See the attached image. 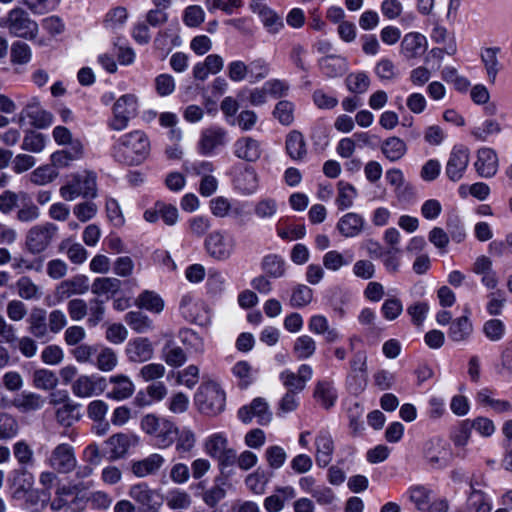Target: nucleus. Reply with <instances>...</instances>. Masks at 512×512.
<instances>
[{
	"mask_svg": "<svg viewBox=\"0 0 512 512\" xmlns=\"http://www.w3.org/2000/svg\"><path fill=\"white\" fill-rule=\"evenodd\" d=\"M109 382L113 385V389L107 396L114 400H125L130 398L134 391L135 386L131 379L123 374L111 376Z\"/></svg>",
	"mask_w": 512,
	"mask_h": 512,
	"instance_id": "obj_28",
	"label": "nucleus"
},
{
	"mask_svg": "<svg viewBox=\"0 0 512 512\" xmlns=\"http://www.w3.org/2000/svg\"><path fill=\"white\" fill-rule=\"evenodd\" d=\"M309 330L317 335H323L327 343L337 342L341 335L336 328H331L327 318L323 315H314L308 324Z\"/></svg>",
	"mask_w": 512,
	"mask_h": 512,
	"instance_id": "obj_29",
	"label": "nucleus"
},
{
	"mask_svg": "<svg viewBox=\"0 0 512 512\" xmlns=\"http://www.w3.org/2000/svg\"><path fill=\"white\" fill-rule=\"evenodd\" d=\"M89 278L78 274L60 282L55 289V296L62 301L73 295H82L89 290Z\"/></svg>",
	"mask_w": 512,
	"mask_h": 512,
	"instance_id": "obj_17",
	"label": "nucleus"
},
{
	"mask_svg": "<svg viewBox=\"0 0 512 512\" xmlns=\"http://www.w3.org/2000/svg\"><path fill=\"white\" fill-rule=\"evenodd\" d=\"M380 251L379 257L382 258L383 265L389 273H397L400 268V260L398 254L400 253L399 248L394 250H383L378 243H372Z\"/></svg>",
	"mask_w": 512,
	"mask_h": 512,
	"instance_id": "obj_53",
	"label": "nucleus"
},
{
	"mask_svg": "<svg viewBox=\"0 0 512 512\" xmlns=\"http://www.w3.org/2000/svg\"><path fill=\"white\" fill-rule=\"evenodd\" d=\"M34 386L38 389L51 390L58 384L56 374L47 369L36 370L33 374Z\"/></svg>",
	"mask_w": 512,
	"mask_h": 512,
	"instance_id": "obj_55",
	"label": "nucleus"
},
{
	"mask_svg": "<svg viewBox=\"0 0 512 512\" xmlns=\"http://www.w3.org/2000/svg\"><path fill=\"white\" fill-rule=\"evenodd\" d=\"M13 405L22 412H30L41 409L44 399L35 393H22L14 399Z\"/></svg>",
	"mask_w": 512,
	"mask_h": 512,
	"instance_id": "obj_45",
	"label": "nucleus"
},
{
	"mask_svg": "<svg viewBox=\"0 0 512 512\" xmlns=\"http://www.w3.org/2000/svg\"><path fill=\"white\" fill-rule=\"evenodd\" d=\"M81 405L70 401L55 410V417L57 422L64 427H70L75 422L79 421L82 417L80 413Z\"/></svg>",
	"mask_w": 512,
	"mask_h": 512,
	"instance_id": "obj_34",
	"label": "nucleus"
},
{
	"mask_svg": "<svg viewBox=\"0 0 512 512\" xmlns=\"http://www.w3.org/2000/svg\"><path fill=\"white\" fill-rule=\"evenodd\" d=\"M40 217L39 207L28 196L25 202L19 205L16 219L21 223L34 222Z\"/></svg>",
	"mask_w": 512,
	"mask_h": 512,
	"instance_id": "obj_51",
	"label": "nucleus"
},
{
	"mask_svg": "<svg viewBox=\"0 0 512 512\" xmlns=\"http://www.w3.org/2000/svg\"><path fill=\"white\" fill-rule=\"evenodd\" d=\"M315 459L320 467H326L332 460L334 442L329 432L322 430L315 439Z\"/></svg>",
	"mask_w": 512,
	"mask_h": 512,
	"instance_id": "obj_27",
	"label": "nucleus"
},
{
	"mask_svg": "<svg viewBox=\"0 0 512 512\" xmlns=\"http://www.w3.org/2000/svg\"><path fill=\"white\" fill-rule=\"evenodd\" d=\"M122 287V281L115 277H98L91 285V292L96 296L114 297Z\"/></svg>",
	"mask_w": 512,
	"mask_h": 512,
	"instance_id": "obj_30",
	"label": "nucleus"
},
{
	"mask_svg": "<svg viewBox=\"0 0 512 512\" xmlns=\"http://www.w3.org/2000/svg\"><path fill=\"white\" fill-rule=\"evenodd\" d=\"M473 331V325L467 316H462L452 321L448 336L454 342L466 341Z\"/></svg>",
	"mask_w": 512,
	"mask_h": 512,
	"instance_id": "obj_38",
	"label": "nucleus"
},
{
	"mask_svg": "<svg viewBox=\"0 0 512 512\" xmlns=\"http://www.w3.org/2000/svg\"><path fill=\"white\" fill-rule=\"evenodd\" d=\"M252 11L257 14L266 30L271 34L278 33L283 28V21L263 0H253Z\"/></svg>",
	"mask_w": 512,
	"mask_h": 512,
	"instance_id": "obj_18",
	"label": "nucleus"
},
{
	"mask_svg": "<svg viewBox=\"0 0 512 512\" xmlns=\"http://www.w3.org/2000/svg\"><path fill=\"white\" fill-rule=\"evenodd\" d=\"M368 356L363 350L355 352L349 362L350 373L347 376L349 389L354 393L362 392L368 383Z\"/></svg>",
	"mask_w": 512,
	"mask_h": 512,
	"instance_id": "obj_10",
	"label": "nucleus"
},
{
	"mask_svg": "<svg viewBox=\"0 0 512 512\" xmlns=\"http://www.w3.org/2000/svg\"><path fill=\"white\" fill-rule=\"evenodd\" d=\"M426 47V37L417 32L406 34L401 41V53L407 59H414L421 56L425 52Z\"/></svg>",
	"mask_w": 512,
	"mask_h": 512,
	"instance_id": "obj_25",
	"label": "nucleus"
},
{
	"mask_svg": "<svg viewBox=\"0 0 512 512\" xmlns=\"http://www.w3.org/2000/svg\"><path fill=\"white\" fill-rule=\"evenodd\" d=\"M286 151L294 160H302L306 153V143L301 132L293 130L286 138Z\"/></svg>",
	"mask_w": 512,
	"mask_h": 512,
	"instance_id": "obj_37",
	"label": "nucleus"
},
{
	"mask_svg": "<svg viewBox=\"0 0 512 512\" xmlns=\"http://www.w3.org/2000/svg\"><path fill=\"white\" fill-rule=\"evenodd\" d=\"M76 490V486H58L55 492V497L51 501L52 510L58 511L68 505L69 501L75 496Z\"/></svg>",
	"mask_w": 512,
	"mask_h": 512,
	"instance_id": "obj_52",
	"label": "nucleus"
},
{
	"mask_svg": "<svg viewBox=\"0 0 512 512\" xmlns=\"http://www.w3.org/2000/svg\"><path fill=\"white\" fill-rule=\"evenodd\" d=\"M257 417L261 425L271 421V413L268 411V404L263 398H256L250 406H244L238 411V417L242 422L248 423L252 417Z\"/></svg>",
	"mask_w": 512,
	"mask_h": 512,
	"instance_id": "obj_20",
	"label": "nucleus"
},
{
	"mask_svg": "<svg viewBox=\"0 0 512 512\" xmlns=\"http://www.w3.org/2000/svg\"><path fill=\"white\" fill-rule=\"evenodd\" d=\"M139 308L146 309L153 313H160L164 308V301L162 298L152 291H143L135 301Z\"/></svg>",
	"mask_w": 512,
	"mask_h": 512,
	"instance_id": "obj_44",
	"label": "nucleus"
},
{
	"mask_svg": "<svg viewBox=\"0 0 512 512\" xmlns=\"http://www.w3.org/2000/svg\"><path fill=\"white\" fill-rule=\"evenodd\" d=\"M58 232V227L51 222L32 226L25 236V248L32 255H38L48 249Z\"/></svg>",
	"mask_w": 512,
	"mask_h": 512,
	"instance_id": "obj_4",
	"label": "nucleus"
},
{
	"mask_svg": "<svg viewBox=\"0 0 512 512\" xmlns=\"http://www.w3.org/2000/svg\"><path fill=\"white\" fill-rule=\"evenodd\" d=\"M150 153V141L141 130L124 134L114 147V158L127 165H139Z\"/></svg>",
	"mask_w": 512,
	"mask_h": 512,
	"instance_id": "obj_1",
	"label": "nucleus"
},
{
	"mask_svg": "<svg viewBox=\"0 0 512 512\" xmlns=\"http://www.w3.org/2000/svg\"><path fill=\"white\" fill-rule=\"evenodd\" d=\"M60 250H66L68 259L73 263L80 265L87 260L88 252L80 243H72L69 239H65L59 246Z\"/></svg>",
	"mask_w": 512,
	"mask_h": 512,
	"instance_id": "obj_47",
	"label": "nucleus"
},
{
	"mask_svg": "<svg viewBox=\"0 0 512 512\" xmlns=\"http://www.w3.org/2000/svg\"><path fill=\"white\" fill-rule=\"evenodd\" d=\"M129 496L148 511L157 512L160 506L154 501L155 492L144 483L133 485L129 490Z\"/></svg>",
	"mask_w": 512,
	"mask_h": 512,
	"instance_id": "obj_32",
	"label": "nucleus"
},
{
	"mask_svg": "<svg viewBox=\"0 0 512 512\" xmlns=\"http://www.w3.org/2000/svg\"><path fill=\"white\" fill-rule=\"evenodd\" d=\"M364 227V219L357 213H347L342 216L337 224L339 232L344 237H355L361 233Z\"/></svg>",
	"mask_w": 512,
	"mask_h": 512,
	"instance_id": "obj_33",
	"label": "nucleus"
},
{
	"mask_svg": "<svg viewBox=\"0 0 512 512\" xmlns=\"http://www.w3.org/2000/svg\"><path fill=\"white\" fill-rule=\"evenodd\" d=\"M165 463V458L158 453H152L147 457L135 461L131 465L132 473L139 478L157 474Z\"/></svg>",
	"mask_w": 512,
	"mask_h": 512,
	"instance_id": "obj_21",
	"label": "nucleus"
},
{
	"mask_svg": "<svg viewBox=\"0 0 512 512\" xmlns=\"http://www.w3.org/2000/svg\"><path fill=\"white\" fill-rule=\"evenodd\" d=\"M322 72L328 77H339L347 71L346 59L337 55H328L319 61Z\"/></svg>",
	"mask_w": 512,
	"mask_h": 512,
	"instance_id": "obj_36",
	"label": "nucleus"
},
{
	"mask_svg": "<svg viewBox=\"0 0 512 512\" xmlns=\"http://www.w3.org/2000/svg\"><path fill=\"white\" fill-rule=\"evenodd\" d=\"M262 269L269 276L279 278L285 274V262L280 256L269 254L262 260Z\"/></svg>",
	"mask_w": 512,
	"mask_h": 512,
	"instance_id": "obj_50",
	"label": "nucleus"
},
{
	"mask_svg": "<svg viewBox=\"0 0 512 512\" xmlns=\"http://www.w3.org/2000/svg\"><path fill=\"white\" fill-rule=\"evenodd\" d=\"M178 434V427L170 420L162 425L158 433L154 436L155 444L160 449H167L173 445Z\"/></svg>",
	"mask_w": 512,
	"mask_h": 512,
	"instance_id": "obj_43",
	"label": "nucleus"
},
{
	"mask_svg": "<svg viewBox=\"0 0 512 512\" xmlns=\"http://www.w3.org/2000/svg\"><path fill=\"white\" fill-rule=\"evenodd\" d=\"M338 196L336 203L341 210L348 209L353 205L354 199L357 197V190L350 183L340 181L337 184Z\"/></svg>",
	"mask_w": 512,
	"mask_h": 512,
	"instance_id": "obj_49",
	"label": "nucleus"
},
{
	"mask_svg": "<svg viewBox=\"0 0 512 512\" xmlns=\"http://www.w3.org/2000/svg\"><path fill=\"white\" fill-rule=\"evenodd\" d=\"M278 211V204L275 199L264 198L259 200L254 206V213L260 219L273 218Z\"/></svg>",
	"mask_w": 512,
	"mask_h": 512,
	"instance_id": "obj_64",
	"label": "nucleus"
},
{
	"mask_svg": "<svg viewBox=\"0 0 512 512\" xmlns=\"http://www.w3.org/2000/svg\"><path fill=\"white\" fill-rule=\"evenodd\" d=\"M21 114L30 119L32 126L39 129L46 128L53 122L52 113L42 108L40 99L36 96L27 101Z\"/></svg>",
	"mask_w": 512,
	"mask_h": 512,
	"instance_id": "obj_15",
	"label": "nucleus"
},
{
	"mask_svg": "<svg viewBox=\"0 0 512 512\" xmlns=\"http://www.w3.org/2000/svg\"><path fill=\"white\" fill-rule=\"evenodd\" d=\"M475 167L481 177L489 178L494 176L498 170V157L496 152L486 147L479 149Z\"/></svg>",
	"mask_w": 512,
	"mask_h": 512,
	"instance_id": "obj_23",
	"label": "nucleus"
},
{
	"mask_svg": "<svg viewBox=\"0 0 512 512\" xmlns=\"http://www.w3.org/2000/svg\"><path fill=\"white\" fill-rule=\"evenodd\" d=\"M234 154L239 159L255 162L261 156L260 143L252 137L239 138L234 143Z\"/></svg>",
	"mask_w": 512,
	"mask_h": 512,
	"instance_id": "obj_26",
	"label": "nucleus"
},
{
	"mask_svg": "<svg viewBox=\"0 0 512 512\" xmlns=\"http://www.w3.org/2000/svg\"><path fill=\"white\" fill-rule=\"evenodd\" d=\"M29 333L37 339H48L49 330L47 311L40 307H34L27 319Z\"/></svg>",
	"mask_w": 512,
	"mask_h": 512,
	"instance_id": "obj_24",
	"label": "nucleus"
},
{
	"mask_svg": "<svg viewBox=\"0 0 512 512\" xmlns=\"http://www.w3.org/2000/svg\"><path fill=\"white\" fill-rule=\"evenodd\" d=\"M228 143V132L225 128L213 125L203 129L197 142V151L202 156H212Z\"/></svg>",
	"mask_w": 512,
	"mask_h": 512,
	"instance_id": "obj_8",
	"label": "nucleus"
},
{
	"mask_svg": "<svg viewBox=\"0 0 512 512\" xmlns=\"http://www.w3.org/2000/svg\"><path fill=\"white\" fill-rule=\"evenodd\" d=\"M26 199H28V194L24 191H3L0 194V213L4 215L10 214L16 208L18 209L20 203L25 202Z\"/></svg>",
	"mask_w": 512,
	"mask_h": 512,
	"instance_id": "obj_40",
	"label": "nucleus"
},
{
	"mask_svg": "<svg viewBox=\"0 0 512 512\" xmlns=\"http://www.w3.org/2000/svg\"><path fill=\"white\" fill-rule=\"evenodd\" d=\"M409 499L418 510H425L429 504L431 491L425 486L416 485L408 490Z\"/></svg>",
	"mask_w": 512,
	"mask_h": 512,
	"instance_id": "obj_60",
	"label": "nucleus"
},
{
	"mask_svg": "<svg viewBox=\"0 0 512 512\" xmlns=\"http://www.w3.org/2000/svg\"><path fill=\"white\" fill-rule=\"evenodd\" d=\"M407 144L399 137L391 136L385 139L381 144V151L391 162H395L404 157L407 153Z\"/></svg>",
	"mask_w": 512,
	"mask_h": 512,
	"instance_id": "obj_35",
	"label": "nucleus"
},
{
	"mask_svg": "<svg viewBox=\"0 0 512 512\" xmlns=\"http://www.w3.org/2000/svg\"><path fill=\"white\" fill-rule=\"evenodd\" d=\"M47 463L58 473H70L77 466L74 448L66 443L57 445L51 451Z\"/></svg>",
	"mask_w": 512,
	"mask_h": 512,
	"instance_id": "obj_12",
	"label": "nucleus"
},
{
	"mask_svg": "<svg viewBox=\"0 0 512 512\" xmlns=\"http://www.w3.org/2000/svg\"><path fill=\"white\" fill-rule=\"evenodd\" d=\"M138 437L130 433H116L110 436L105 444L109 447L110 457L119 459L123 457L131 446L137 444Z\"/></svg>",
	"mask_w": 512,
	"mask_h": 512,
	"instance_id": "obj_22",
	"label": "nucleus"
},
{
	"mask_svg": "<svg viewBox=\"0 0 512 512\" xmlns=\"http://www.w3.org/2000/svg\"><path fill=\"white\" fill-rule=\"evenodd\" d=\"M163 359L172 367H180L186 362V355L181 347L172 345L167 342L162 350Z\"/></svg>",
	"mask_w": 512,
	"mask_h": 512,
	"instance_id": "obj_54",
	"label": "nucleus"
},
{
	"mask_svg": "<svg viewBox=\"0 0 512 512\" xmlns=\"http://www.w3.org/2000/svg\"><path fill=\"white\" fill-rule=\"evenodd\" d=\"M32 51L28 44L24 42H15L10 51V61L12 64L25 65L30 62Z\"/></svg>",
	"mask_w": 512,
	"mask_h": 512,
	"instance_id": "obj_56",
	"label": "nucleus"
},
{
	"mask_svg": "<svg viewBox=\"0 0 512 512\" xmlns=\"http://www.w3.org/2000/svg\"><path fill=\"white\" fill-rule=\"evenodd\" d=\"M17 293L24 300H36L41 297V291L28 276L20 277L16 282Z\"/></svg>",
	"mask_w": 512,
	"mask_h": 512,
	"instance_id": "obj_48",
	"label": "nucleus"
},
{
	"mask_svg": "<svg viewBox=\"0 0 512 512\" xmlns=\"http://www.w3.org/2000/svg\"><path fill=\"white\" fill-rule=\"evenodd\" d=\"M468 507L475 512H491L492 506L487 495L481 491L473 489L468 497Z\"/></svg>",
	"mask_w": 512,
	"mask_h": 512,
	"instance_id": "obj_62",
	"label": "nucleus"
},
{
	"mask_svg": "<svg viewBox=\"0 0 512 512\" xmlns=\"http://www.w3.org/2000/svg\"><path fill=\"white\" fill-rule=\"evenodd\" d=\"M316 351L315 340L308 336L298 337L293 345V352L298 360H306L313 356Z\"/></svg>",
	"mask_w": 512,
	"mask_h": 512,
	"instance_id": "obj_46",
	"label": "nucleus"
},
{
	"mask_svg": "<svg viewBox=\"0 0 512 512\" xmlns=\"http://www.w3.org/2000/svg\"><path fill=\"white\" fill-rule=\"evenodd\" d=\"M0 24L15 37L32 39L38 33V24L20 7L11 9Z\"/></svg>",
	"mask_w": 512,
	"mask_h": 512,
	"instance_id": "obj_3",
	"label": "nucleus"
},
{
	"mask_svg": "<svg viewBox=\"0 0 512 512\" xmlns=\"http://www.w3.org/2000/svg\"><path fill=\"white\" fill-rule=\"evenodd\" d=\"M138 99L134 94L122 95L113 106V118L109 126L121 131L128 126L129 120L136 115Z\"/></svg>",
	"mask_w": 512,
	"mask_h": 512,
	"instance_id": "obj_9",
	"label": "nucleus"
},
{
	"mask_svg": "<svg viewBox=\"0 0 512 512\" xmlns=\"http://www.w3.org/2000/svg\"><path fill=\"white\" fill-rule=\"evenodd\" d=\"M468 163V150L465 148H453L446 165V174L448 178L452 181H459L463 177Z\"/></svg>",
	"mask_w": 512,
	"mask_h": 512,
	"instance_id": "obj_19",
	"label": "nucleus"
},
{
	"mask_svg": "<svg viewBox=\"0 0 512 512\" xmlns=\"http://www.w3.org/2000/svg\"><path fill=\"white\" fill-rule=\"evenodd\" d=\"M424 456L432 467L442 468L449 464L451 451L448 445L442 440H429L424 446Z\"/></svg>",
	"mask_w": 512,
	"mask_h": 512,
	"instance_id": "obj_14",
	"label": "nucleus"
},
{
	"mask_svg": "<svg viewBox=\"0 0 512 512\" xmlns=\"http://www.w3.org/2000/svg\"><path fill=\"white\" fill-rule=\"evenodd\" d=\"M313 369L310 365L302 364L297 372L289 369L282 371L279 378L287 391L300 393L306 387L308 381L312 379Z\"/></svg>",
	"mask_w": 512,
	"mask_h": 512,
	"instance_id": "obj_13",
	"label": "nucleus"
},
{
	"mask_svg": "<svg viewBox=\"0 0 512 512\" xmlns=\"http://www.w3.org/2000/svg\"><path fill=\"white\" fill-rule=\"evenodd\" d=\"M50 501V492L47 490H32L27 494L26 503L34 511H41Z\"/></svg>",
	"mask_w": 512,
	"mask_h": 512,
	"instance_id": "obj_61",
	"label": "nucleus"
},
{
	"mask_svg": "<svg viewBox=\"0 0 512 512\" xmlns=\"http://www.w3.org/2000/svg\"><path fill=\"white\" fill-rule=\"evenodd\" d=\"M225 481L217 478L214 485L203 494V501L209 507H215L226 495Z\"/></svg>",
	"mask_w": 512,
	"mask_h": 512,
	"instance_id": "obj_57",
	"label": "nucleus"
},
{
	"mask_svg": "<svg viewBox=\"0 0 512 512\" xmlns=\"http://www.w3.org/2000/svg\"><path fill=\"white\" fill-rule=\"evenodd\" d=\"M60 195L66 201H73L78 196L96 197V175L93 172L74 175L66 185L60 188Z\"/></svg>",
	"mask_w": 512,
	"mask_h": 512,
	"instance_id": "obj_6",
	"label": "nucleus"
},
{
	"mask_svg": "<svg viewBox=\"0 0 512 512\" xmlns=\"http://www.w3.org/2000/svg\"><path fill=\"white\" fill-rule=\"evenodd\" d=\"M118 363L116 353L111 348H103L96 358V367L103 372L112 371Z\"/></svg>",
	"mask_w": 512,
	"mask_h": 512,
	"instance_id": "obj_63",
	"label": "nucleus"
},
{
	"mask_svg": "<svg viewBox=\"0 0 512 512\" xmlns=\"http://www.w3.org/2000/svg\"><path fill=\"white\" fill-rule=\"evenodd\" d=\"M127 325L136 333L143 334L153 330V321L141 311H130L124 317Z\"/></svg>",
	"mask_w": 512,
	"mask_h": 512,
	"instance_id": "obj_41",
	"label": "nucleus"
},
{
	"mask_svg": "<svg viewBox=\"0 0 512 512\" xmlns=\"http://www.w3.org/2000/svg\"><path fill=\"white\" fill-rule=\"evenodd\" d=\"M125 354L132 363H144L152 359L154 347L146 337L134 338L126 344Z\"/></svg>",
	"mask_w": 512,
	"mask_h": 512,
	"instance_id": "obj_16",
	"label": "nucleus"
},
{
	"mask_svg": "<svg viewBox=\"0 0 512 512\" xmlns=\"http://www.w3.org/2000/svg\"><path fill=\"white\" fill-rule=\"evenodd\" d=\"M175 441L176 451L180 454H186L194 448L196 443V436L188 428H183L182 430L178 429V434L176 435Z\"/></svg>",
	"mask_w": 512,
	"mask_h": 512,
	"instance_id": "obj_59",
	"label": "nucleus"
},
{
	"mask_svg": "<svg viewBox=\"0 0 512 512\" xmlns=\"http://www.w3.org/2000/svg\"><path fill=\"white\" fill-rule=\"evenodd\" d=\"M83 155V145L81 141L72 142L68 149L56 151L51 155L52 164L58 168L69 166L73 161L78 160Z\"/></svg>",
	"mask_w": 512,
	"mask_h": 512,
	"instance_id": "obj_31",
	"label": "nucleus"
},
{
	"mask_svg": "<svg viewBox=\"0 0 512 512\" xmlns=\"http://www.w3.org/2000/svg\"><path fill=\"white\" fill-rule=\"evenodd\" d=\"M225 393L221 387L208 382L200 386L195 395V403L199 411L208 416H216L225 408Z\"/></svg>",
	"mask_w": 512,
	"mask_h": 512,
	"instance_id": "obj_2",
	"label": "nucleus"
},
{
	"mask_svg": "<svg viewBox=\"0 0 512 512\" xmlns=\"http://www.w3.org/2000/svg\"><path fill=\"white\" fill-rule=\"evenodd\" d=\"M228 445L227 436L223 432L213 433L204 441L206 454L216 459L222 469L230 467L236 462L237 453Z\"/></svg>",
	"mask_w": 512,
	"mask_h": 512,
	"instance_id": "obj_5",
	"label": "nucleus"
},
{
	"mask_svg": "<svg viewBox=\"0 0 512 512\" xmlns=\"http://www.w3.org/2000/svg\"><path fill=\"white\" fill-rule=\"evenodd\" d=\"M106 389V379L96 375H80L71 384L74 396L91 398L101 395Z\"/></svg>",
	"mask_w": 512,
	"mask_h": 512,
	"instance_id": "obj_11",
	"label": "nucleus"
},
{
	"mask_svg": "<svg viewBox=\"0 0 512 512\" xmlns=\"http://www.w3.org/2000/svg\"><path fill=\"white\" fill-rule=\"evenodd\" d=\"M499 51L500 48L498 47H488L485 48L481 53V60L485 67L488 80L491 84L495 83L499 71V61L497 58Z\"/></svg>",
	"mask_w": 512,
	"mask_h": 512,
	"instance_id": "obj_42",
	"label": "nucleus"
},
{
	"mask_svg": "<svg viewBox=\"0 0 512 512\" xmlns=\"http://www.w3.org/2000/svg\"><path fill=\"white\" fill-rule=\"evenodd\" d=\"M235 247L234 236L223 230L211 232L205 240L208 255L217 261L228 260L233 255Z\"/></svg>",
	"mask_w": 512,
	"mask_h": 512,
	"instance_id": "obj_7",
	"label": "nucleus"
},
{
	"mask_svg": "<svg viewBox=\"0 0 512 512\" xmlns=\"http://www.w3.org/2000/svg\"><path fill=\"white\" fill-rule=\"evenodd\" d=\"M314 397L325 409L334 406L337 399V393L331 382L318 381L315 386Z\"/></svg>",
	"mask_w": 512,
	"mask_h": 512,
	"instance_id": "obj_39",
	"label": "nucleus"
},
{
	"mask_svg": "<svg viewBox=\"0 0 512 512\" xmlns=\"http://www.w3.org/2000/svg\"><path fill=\"white\" fill-rule=\"evenodd\" d=\"M345 82L349 91L358 94L366 92L370 85V79L364 72L349 74Z\"/></svg>",
	"mask_w": 512,
	"mask_h": 512,
	"instance_id": "obj_58",
	"label": "nucleus"
}]
</instances>
